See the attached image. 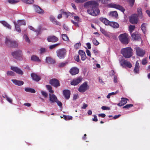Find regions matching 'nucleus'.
Instances as JSON below:
<instances>
[{
  "instance_id": "f257e3e1",
  "label": "nucleus",
  "mask_w": 150,
  "mask_h": 150,
  "mask_svg": "<svg viewBox=\"0 0 150 150\" xmlns=\"http://www.w3.org/2000/svg\"><path fill=\"white\" fill-rule=\"evenodd\" d=\"M99 4L95 0L88 1L85 3L83 6L85 8H88L87 13L90 15L93 16H96L100 13L98 8Z\"/></svg>"
},
{
  "instance_id": "f03ea898",
  "label": "nucleus",
  "mask_w": 150,
  "mask_h": 150,
  "mask_svg": "<svg viewBox=\"0 0 150 150\" xmlns=\"http://www.w3.org/2000/svg\"><path fill=\"white\" fill-rule=\"evenodd\" d=\"M121 53L126 58H129L132 55L133 50L130 47L122 48L121 50Z\"/></svg>"
},
{
  "instance_id": "7ed1b4c3",
  "label": "nucleus",
  "mask_w": 150,
  "mask_h": 150,
  "mask_svg": "<svg viewBox=\"0 0 150 150\" xmlns=\"http://www.w3.org/2000/svg\"><path fill=\"white\" fill-rule=\"evenodd\" d=\"M11 55L14 58L18 60L23 59V53L22 50H18L11 52Z\"/></svg>"
},
{
  "instance_id": "20e7f679",
  "label": "nucleus",
  "mask_w": 150,
  "mask_h": 150,
  "mask_svg": "<svg viewBox=\"0 0 150 150\" xmlns=\"http://www.w3.org/2000/svg\"><path fill=\"white\" fill-rule=\"evenodd\" d=\"M67 50L64 48H62L57 50L56 53L58 57L60 59H64L67 54Z\"/></svg>"
},
{
  "instance_id": "39448f33",
  "label": "nucleus",
  "mask_w": 150,
  "mask_h": 150,
  "mask_svg": "<svg viewBox=\"0 0 150 150\" xmlns=\"http://www.w3.org/2000/svg\"><path fill=\"white\" fill-rule=\"evenodd\" d=\"M5 42L7 45L12 48H17L18 46V43L16 41L9 39L7 38H6Z\"/></svg>"
},
{
  "instance_id": "423d86ee",
  "label": "nucleus",
  "mask_w": 150,
  "mask_h": 150,
  "mask_svg": "<svg viewBox=\"0 0 150 150\" xmlns=\"http://www.w3.org/2000/svg\"><path fill=\"white\" fill-rule=\"evenodd\" d=\"M118 38L122 43L127 44H128V35L127 34H122L119 36Z\"/></svg>"
},
{
  "instance_id": "0eeeda50",
  "label": "nucleus",
  "mask_w": 150,
  "mask_h": 150,
  "mask_svg": "<svg viewBox=\"0 0 150 150\" xmlns=\"http://www.w3.org/2000/svg\"><path fill=\"white\" fill-rule=\"evenodd\" d=\"M89 89V86L87 84V82H85L80 86L78 91L81 93H84Z\"/></svg>"
},
{
  "instance_id": "6e6552de",
  "label": "nucleus",
  "mask_w": 150,
  "mask_h": 150,
  "mask_svg": "<svg viewBox=\"0 0 150 150\" xmlns=\"http://www.w3.org/2000/svg\"><path fill=\"white\" fill-rule=\"evenodd\" d=\"M138 17L137 14H134L132 15L129 18L130 22L133 24H137L138 21Z\"/></svg>"
},
{
  "instance_id": "1a4fd4ad",
  "label": "nucleus",
  "mask_w": 150,
  "mask_h": 150,
  "mask_svg": "<svg viewBox=\"0 0 150 150\" xmlns=\"http://www.w3.org/2000/svg\"><path fill=\"white\" fill-rule=\"evenodd\" d=\"M121 65L123 68L127 67L129 68H131L132 67V65L131 63L125 59H122L120 61Z\"/></svg>"
},
{
  "instance_id": "9d476101",
  "label": "nucleus",
  "mask_w": 150,
  "mask_h": 150,
  "mask_svg": "<svg viewBox=\"0 0 150 150\" xmlns=\"http://www.w3.org/2000/svg\"><path fill=\"white\" fill-rule=\"evenodd\" d=\"M49 83L55 88H57L60 86L59 81L56 79H53L50 80Z\"/></svg>"
},
{
  "instance_id": "9b49d317",
  "label": "nucleus",
  "mask_w": 150,
  "mask_h": 150,
  "mask_svg": "<svg viewBox=\"0 0 150 150\" xmlns=\"http://www.w3.org/2000/svg\"><path fill=\"white\" fill-rule=\"evenodd\" d=\"M82 80V78L81 77L75 78L71 81L70 84L74 86L77 85Z\"/></svg>"
},
{
  "instance_id": "f8f14e48",
  "label": "nucleus",
  "mask_w": 150,
  "mask_h": 150,
  "mask_svg": "<svg viewBox=\"0 0 150 150\" xmlns=\"http://www.w3.org/2000/svg\"><path fill=\"white\" fill-rule=\"evenodd\" d=\"M109 6L110 7L115 8L118 9L123 12H124L125 10V8L119 5H117L114 4H109Z\"/></svg>"
},
{
  "instance_id": "ddd939ff",
  "label": "nucleus",
  "mask_w": 150,
  "mask_h": 150,
  "mask_svg": "<svg viewBox=\"0 0 150 150\" xmlns=\"http://www.w3.org/2000/svg\"><path fill=\"white\" fill-rule=\"evenodd\" d=\"M136 52L138 56L142 57H143L145 53L144 50L139 47L136 48Z\"/></svg>"
},
{
  "instance_id": "4468645a",
  "label": "nucleus",
  "mask_w": 150,
  "mask_h": 150,
  "mask_svg": "<svg viewBox=\"0 0 150 150\" xmlns=\"http://www.w3.org/2000/svg\"><path fill=\"white\" fill-rule=\"evenodd\" d=\"M131 37L133 40H139L141 38L140 35L136 32L132 34Z\"/></svg>"
},
{
  "instance_id": "2eb2a0df",
  "label": "nucleus",
  "mask_w": 150,
  "mask_h": 150,
  "mask_svg": "<svg viewBox=\"0 0 150 150\" xmlns=\"http://www.w3.org/2000/svg\"><path fill=\"white\" fill-rule=\"evenodd\" d=\"M79 72V69L76 67H73L69 70V72L72 75L77 74Z\"/></svg>"
},
{
  "instance_id": "dca6fc26",
  "label": "nucleus",
  "mask_w": 150,
  "mask_h": 150,
  "mask_svg": "<svg viewBox=\"0 0 150 150\" xmlns=\"http://www.w3.org/2000/svg\"><path fill=\"white\" fill-rule=\"evenodd\" d=\"M49 101L51 103H54L56 102L57 98L56 96L54 94H49Z\"/></svg>"
},
{
  "instance_id": "f3484780",
  "label": "nucleus",
  "mask_w": 150,
  "mask_h": 150,
  "mask_svg": "<svg viewBox=\"0 0 150 150\" xmlns=\"http://www.w3.org/2000/svg\"><path fill=\"white\" fill-rule=\"evenodd\" d=\"M63 93L65 98L67 100L69 99L71 94L70 91L69 90H64L63 91Z\"/></svg>"
},
{
  "instance_id": "a211bd4d",
  "label": "nucleus",
  "mask_w": 150,
  "mask_h": 150,
  "mask_svg": "<svg viewBox=\"0 0 150 150\" xmlns=\"http://www.w3.org/2000/svg\"><path fill=\"white\" fill-rule=\"evenodd\" d=\"M58 40V38L54 35L49 36L47 38V40L49 42H56Z\"/></svg>"
},
{
  "instance_id": "6ab92c4d",
  "label": "nucleus",
  "mask_w": 150,
  "mask_h": 150,
  "mask_svg": "<svg viewBox=\"0 0 150 150\" xmlns=\"http://www.w3.org/2000/svg\"><path fill=\"white\" fill-rule=\"evenodd\" d=\"M78 53L81 57V59L83 61L85 60L87 57L84 51L82 50H79Z\"/></svg>"
},
{
  "instance_id": "aec40b11",
  "label": "nucleus",
  "mask_w": 150,
  "mask_h": 150,
  "mask_svg": "<svg viewBox=\"0 0 150 150\" xmlns=\"http://www.w3.org/2000/svg\"><path fill=\"white\" fill-rule=\"evenodd\" d=\"M129 100L126 98H122L120 102L118 103L117 105L119 106H122L125 104L127 103V101Z\"/></svg>"
},
{
  "instance_id": "412c9836",
  "label": "nucleus",
  "mask_w": 150,
  "mask_h": 150,
  "mask_svg": "<svg viewBox=\"0 0 150 150\" xmlns=\"http://www.w3.org/2000/svg\"><path fill=\"white\" fill-rule=\"evenodd\" d=\"M34 9L35 11L38 13L40 14H43L44 13V10L41 9L38 6H35Z\"/></svg>"
},
{
  "instance_id": "4be33fe9",
  "label": "nucleus",
  "mask_w": 150,
  "mask_h": 150,
  "mask_svg": "<svg viewBox=\"0 0 150 150\" xmlns=\"http://www.w3.org/2000/svg\"><path fill=\"white\" fill-rule=\"evenodd\" d=\"M11 69L12 70L19 74L22 75L23 73V71L17 67H11Z\"/></svg>"
},
{
  "instance_id": "5701e85b",
  "label": "nucleus",
  "mask_w": 150,
  "mask_h": 150,
  "mask_svg": "<svg viewBox=\"0 0 150 150\" xmlns=\"http://www.w3.org/2000/svg\"><path fill=\"white\" fill-rule=\"evenodd\" d=\"M31 76L33 79L36 81H38L41 79V78L39 76L35 73H33L31 74Z\"/></svg>"
},
{
  "instance_id": "b1692460",
  "label": "nucleus",
  "mask_w": 150,
  "mask_h": 150,
  "mask_svg": "<svg viewBox=\"0 0 150 150\" xmlns=\"http://www.w3.org/2000/svg\"><path fill=\"white\" fill-rule=\"evenodd\" d=\"M11 80L14 84L18 86H21L24 83L22 81H19L16 79H12Z\"/></svg>"
},
{
  "instance_id": "393cba45",
  "label": "nucleus",
  "mask_w": 150,
  "mask_h": 150,
  "mask_svg": "<svg viewBox=\"0 0 150 150\" xmlns=\"http://www.w3.org/2000/svg\"><path fill=\"white\" fill-rule=\"evenodd\" d=\"M31 60L35 62H41L40 59L39 57L36 55H33L30 58Z\"/></svg>"
},
{
  "instance_id": "a878e982",
  "label": "nucleus",
  "mask_w": 150,
  "mask_h": 150,
  "mask_svg": "<svg viewBox=\"0 0 150 150\" xmlns=\"http://www.w3.org/2000/svg\"><path fill=\"white\" fill-rule=\"evenodd\" d=\"M99 20L105 25H109L110 22L106 18L101 17L99 18Z\"/></svg>"
},
{
  "instance_id": "bb28decb",
  "label": "nucleus",
  "mask_w": 150,
  "mask_h": 150,
  "mask_svg": "<svg viewBox=\"0 0 150 150\" xmlns=\"http://www.w3.org/2000/svg\"><path fill=\"white\" fill-rule=\"evenodd\" d=\"M139 64L138 62V61H137L136 62V63L135 65V67L134 69V72L136 73H139Z\"/></svg>"
},
{
  "instance_id": "cd10ccee",
  "label": "nucleus",
  "mask_w": 150,
  "mask_h": 150,
  "mask_svg": "<svg viewBox=\"0 0 150 150\" xmlns=\"http://www.w3.org/2000/svg\"><path fill=\"white\" fill-rule=\"evenodd\" d=\"M0 22L4 26L6 27L8 29H11V26L6 21H0Z\"/></svg>"
},
{
  "instance_id": "c85d7f7f",
  "label": "nucleus",
  "mask_w": 150,
  "mask_h": 150,
  "mask_svg": "<svg viewBox=\"0 0 150 150\" xmlns=\"http://www.w3.org/2000/svg\"><path fill=\"white\" fill-rule=\"evenodd\" d=\"M46 60V62L48 63L53 64L55 63L54 60L50 57H47Z\"/></svg>"
},
{
  "instance_id": "c756f323",
  "label": "nucleus",
  "mask_w": 150,
  "mask_h": 150,
  "mask_svg": "<svg viewBox=\"0 0 150 150\" xmlns=\"http://www.w3.org/2000/svg\"><path fill=\"white\" fill-rule=\"evenodd\" d=\"M109 25L114 28H118L119 27V25L118 24L114 22H110Z\"/></svg>"
},
{
  "instance_id": "7c9ffc66",
  "label": "nucleus",
  "mask_w": 150,
  "mask_h": 150,
  "mask_svg": "<svg viewBox=\"0 0 150 150\" xmlns=\"http://www.w3.org/2000/svg\"><path fill=\"white\" fill-rule=\"evenodd\" d=\"M14 23L15 27V29L16 31L19 33H21V29L20 26L18 24H17L16 22H14Z\"/></svg>"
},
{
  "instance_id": "2f4dec72",
  "label": "nucleus",
  "mask_w": 150,
  "mask_h": 150,
  "mask_svg": "<svg viewBox=\"0 0 150 150\" xmlns=\"http://www.w3.org/2000/svg\"><path fill=\"white\" fill-rule=\"evenodd\" d=\"M142 9L141 8H139L137 9L138 16L141 18H142Z\"/></svg>"
},
{
  "instance_id": "473e14b6",
  "label": "nucleus",
  "mask_w": 150,
  "mask_h": 150,
  "mask_svg": "<svg viewBox=\"0 0 150 150\" xmlns=\"http://www.w3.org/2000/svg\"><path fill=\"white\" fill-rule=\"evenodd\" d=\"M25 90L27 92H30L32 93H34L35 92V89L30 88H25Z\"/></svg>"
},
{
  "instance_id": "72a5a7b5",
  "label": "nucleus",
  "mask_w": 150,
  "mask_h": 150,
  "mask_svg": "<svg viewBox=\"0 0 150 150\" xmlns=\"http://www.w3.org/2000/svg\"><path fill=\"white\" fill-rule=\"evenodd\" d=\"M146 24L144 23L142 24L141 27V29L144 33H145L146 32Z\"/></svg>"
},
{
  "instance_id": "f704fd0d",
  "label": "nucleus",
  "mask_w": 150,
  "mask_h": 150,
  "mask_svg": "<svg viewBox=\"0 0 150 150\" xmlns=\"http://www.w3.org/2000/svg\"><path fill=\"white\" fill-rule=\"evenodd\" d=\"M17 24H18L19 25H26V23L24 20H18L17 21Z\"/></svg>"
},
{
  "instance_id": "c9c22d12",
  "label": "nucleus",
  "mask_w": 150,
  "mask_h": 150,
  "mask_svg": "<svg viewBox=\"0 0 150 150\" xmlns=\"http://www.w3.org/2000/svg\"><path fill=\"white\" fill-rule=\"evenodd\" d=\"M46 87L49 92L51 93H54V91L52 90V87L51 86L47 85L46 86Z\"/></svg>"
},
{
  "instance_id": "e433bc0d",
  "label": "nucleus",
  "mask_w": 150,
  "mask_h": 150,
  "mask_svg": "<svg viewBox=\"0 0 150 150\" xmlns=\"http://www.w3.org/2000/svg\"><path fill=\"white\" fill-rule=\"evenodd\" d=\"M127 3L131 7H132L135 2V0H127Z\"/></svg>"
},
{
  "instance_id": "4c0bfd02",
  "label": "nucleus",
  "mask_w": 150,
  "mask_h": 150,
  "mask_svg": "<svg viewBox=\"0 0 150 150\" xmlns=\"http://www.w3.org/2000/svg\"><path fill=\"white\" fill-rule=\"evenodd\" d=\"M110 16L116 18L118 16L117 12L116 11H111L110 13Z\"/></svg>"
},
{
  "instance_id": "58836bf2",
  "label": "nucleus",
  "mask_w": 150,
  "mask_h": 150,
  "mask_svg": "<svg viewBox=\"0 0 150 150\" xmlns=\"http://www.w3.org/2000/svg\"><path fill=\"white\" fill-rule=\"evenodd\" d=\"M135 26L134 25H130L129 26V30L131 34H132L133 31L134 30Z\"/></svg>"
},
{
  "instance_id": "ea45409f",
  "label": "nucleus",
  "mask_w": 150,
  "mask_h": 150,
  "mask_svg": "<svg viewBox=\"0 0 150 150\" xmlns=\"http://www.w3.org/2000/svg\"><path fill=\"white\" fill-rule=\"evenodd\" d=\"M62 38L63 40L65 41H68L69 39L67 35L66 34H63L62 35Z\"/></svg>"
},
{
  "instance_id": "a19ab883",
  "label": "nucleus",
  "mask_w": 150,
  "mask_h": 150,
  "mask_svg": "<svg viewBox=\"0 0 150 150\" xmlns=\"http://www.w3.org/2000/svg\"><path fill=\"white\" fill-rule=\"evenodd\" d=\"M63 14L65 15V17L66 18H68L69 16H71L73 15V14L75 15V14L74 13H72L69 12H65V13H64V14Z\"/></svg>"
},
{
  "instance_id": "79ce46f5",
  "label": "nucleus",
  "mask_w": 150,
  "mask_h": 150,
  "mask_svg": "<svg viewBox=\"0 0 150 150\" xmlns=\"http://www.w3.org/2000/svg\"><path fill=\"white\" fill-rule=\"evenodd\" d=\"M63 116L64 117V119L65 120H69L72 119V117L71 116H67L63 115Z\"/></svg>"
},
{
  "instance_id": "37998d69",
  "label": "nucleus",
  "mask_w": 150,
  "mask_h": 150,
  "mask_svg": "<svg viewBox=\"0 0 150 150\" xmlns=\"http://www.w3.org/2000/svg\"><path fill=\"white\" fill-rule=\"evenodd\" d=\"M67 64V62H62L60 63L58 65L59 67H62L65 66Z\"/></svg>"
},
{
  "instance_id": "c03bdc74",
  "label": "nucleus",
  "mask_w": 150,
  "mask_h": 150,
  "mask_svg": "<svg viewBox=\"0 0 150 150\" xmlns=\"http://www.w3.org/2000/svg\"><path fill=\"white\" fill-rule=\"evenodd\" d=\"M60 44L59 43H58V44H56L53 45H50L49 48L50 49L52 50L54 48L56 47H57L58 45H59Z\"/></svg>"
},
{
  "instance_id": "a18cd8bd",
  "label": "nucleus",
  "mask_w": 150,
  "mask_h": 150,
  "mask_svg": "<svg viewBox=\"0 0 150 150\" xmlns=\"http://www.w3.org/2000/svg\"><path fill=\"white\" fill-rule=\"evenodd\" d=\"M19 1L17 0H8V2L11 4H15Z\"/></svg>"
},
{
  "instance_id": "49530a36",
  "label": "nucleus",
  "mask_w": 150,
  "mask_h": 150,
  "mask_svg": "<svg viewBox=\"0 0 150 150\" xmlns=\"http://www.w3.org/2000/svg\"><path fill=\"white\" fill-rule=\"evenodd\" d=\"M7 74L8 76H13L15 75V74L11 71H8L7 72Z\"/></svg>"
},
{
  "instance_id": "de8ad7c7",
  "label": "nucleus",
  "mask_w": 150,
  "mask_h": 150,
  "mask_svg": "<svg viewBox=\"0 0 150 150\" xmlns=\"http://www.w3.org/2000/svg\"><path fill=\"white\" fill-rule=\"evenodd\" d=\"M133 106V105L132 104H127L126 105L123 107V108L129 109Z\"/></svg>"
},
{
  "instance_id": "09e8293b",
  "label": "nucleus",
  "mask_w": 150,
  "mask_h": 150,
  "mask_svg": "<svg viewBox=\"0 0 150 150\" xmlns=\"http://www.w3.org/2000/svg\"><path fill=\"white\" fill-rule=\"evenodd\" d=\"M34 0H25L24 2L27 4H32L34 3Z\"/></svg>"
},
{
  "instance_id": "8fccbe9b",
  "label": "nucleus",
  "mask_w": 150,
  "mask_h": 150,
  "mask_svg": "<svg viewBox=\"0 0 150 150\" xmlns=\"http://www.w3.org/2000/svg\"><path fill=\"white\" fill-rule=\"evenodd\" d=\"M24 38L26 42H27L29 43L30 42V40L27 35L25 34L24 36Z\"/></svg>"
},
{
  "instance_id": "3c124183",
  "label": "nucleus",
  "mask_w": 150,
  "mask_h": 150,
  "mask_svg": "<svg viewBox=\"0 0 150 150\" xmlns=\"http://www.w3.org/2000/svg\"><path fill=\"white\" fill-rule=\"evenodd\" d=\"M40 54H42L45 52L47 50L45 48L41 47L40 49Z\"/></svg>"
},
{
  "instance_id": "603ef678",
  "label": "nucleus",
  "mask_w": 150,
  "mask_h": 150,
  "mask_svg": "<svg viewBox=\"0 0 150 150\" xmlns=\"http://www.w3.org/2000/svg\"><path fill=\"white\" fill-rule=\"evenodd\" d=\"M117 92H112L111 93H109L108 95L107 96V98H110V97L112 95H115L117 94Z\"/></svg>"
},
{
  "instance_id": "864d4df0",
  "label": "nucleus",
  "mask_w": 150,
  "mask_h": 150,
  "mask_svg": "<svg viewBox=\"0 0 150 150\" xmlns=\"http://www.w3.org/2000/svg\"><path fill=\"white\" fill-rule=\"evenodd\" d=\"M92 42L93 44L95 45H98L99 44V42L95 38L93 39Z\"/></svg>"
},
{
  "instance_id": "5fc2aeb1",
  "label": "nucleus",
  "mask_w": 150,
  "mask_h": 150,
  "mask_svg": "<svg viewBox=\"0 0 150 150\" xmlns=\"http://www.w3.org/2000/svg\"><path fill=\"white\" fill-rule=\"evenodd\" d=\"M41 93L42 95L45 98H47L48 96V94L45 91H41Z\"/></svg>"
},
{
  "instance_id": "6e6d98bb",
  "label": "nucleus",
  "mask_w": 150,
  "mask_h": 150,
  "mask_svg": "<svg viewBox=\"0 0 150 150\" xmlns=\"http://www.w3.org/2000/svg\"><path fill=\"white\" fill-rule=\"evenodd\" d=\"M52 22L54 24L57 25H61L60 23L59 22H58L56 19L54 20Z\"/></svg>"
},
{
  "instance_id": "4d7b16f0",
  "label": "nucleus",
  "mask_w": 150,
  "mask_h": 150,
  "mask_svg": "<svg viewBox=\"0 0 150 150\" xmlns=\"http://www.w3.org/2000/svg\"><path fill=\"white\" fill-rule=\"evenodd\" d=\"M81 45V43L80 42H79L76 44L74 46V47L76 49H78L80 47Z\"/></svg>"
},
{
  "instance_id": "13d9d810",
  "label": "nucleus",
  "mask_w": 150,
  "mask_h": 150,
  "mask_svg": "<svg viewBox=\"0 0 150 150\" xmlns=\"http://www.w3.org/2000/svg\"><path fill=\"white\" fill-rule=\"evenodd\" d=\"M75 60L77 62H79L80 60L79 59V55H76L74 57Z\"/></svg>"
},
{
  "instance_id": "bf43d9fd",
  "label": "nucleus",
  "mask_w": 150,
  "mask_h": 150,
  "mask_svg": "<svg viewBox=\"0 0 150 150\" xmlns=\"http://www.w3.org/2000/svg\"><path fill=\"white\" fill-rule=\"evenodd\" d=\"M5 96L6 97V98L7 100L9 102V103H11L12 102V100L11 99L9 98L6 94L5 95Z\"/></svg>"
},
{
  "instance_id": "052dcab7",
  "label": "nucleus",
  "mask_w": 150,
  "mask_h": 150,
  "mask_svg": "<svg viewBox=\"0 0 150 150\" xmlns=\"http://www.w3.org/2000/svg\"><path fill=\"white\" fill-rule=\"evenodd\" d=\"M101 109L103 110H109L110 108L109 107L103 106L101 107Z\"/></svg>"
},
{
  "instance_id": "680f3d73",
  "label": "nucleus",
  "mask_w": 150,
  "mask_h": 150,
  "mask_svg": "<svg viewBox=\"0 0 150 150\" xmlns=\"http://www.w3.org/2000/svg\"><path fill=\"white\" fill-rule=\"evenodd\" d=\"M71 22L76 26L79 27V25L78 23L79 22L77 21V22H75L73 20L71 21Z\"/></svg>"
},
{
  "instance_id": "e2e57ef3",
  "label": "nucleus",
  "mask_w": 150,
  "mask_h": 150,
  "mask_svg": "<svg viewBox=\"0 0 150 150\" xmlns=\"http://www.w3.org/2000/svg\"><path fill=\"white\" fill-rule=\"evenodd\" d=\"M86 52L88 56L90 57H91V53L90 51H89V50L88 49H87L86 51Z\"/></svg>"
},
{
  "instance_id": "0e129e2a",
  "label": "nucleus",
  "mask_w": 150,
  "mask_h": 150,
  "mask_svg": "<svg viewBox=\"0 0 150 150\" xmlns=\"http://www.w3.org/2000/svg\"><path fill=\"white\" fill-rule=\"evenodd\" d=\"M147 63V61L146 59H143L142 62V63L143 65H145Z\"/></svg>"
},
{
  "instance_id": "69168bd1",
  "label": "nucleus",
  "mask_w": 150,
  "mask_h": 150,
  "mask_svg": "<svg viewBox=\"0 0 150 150\" xmlns=\"http://www.w3.org/2000/svg\"><path fill=\"white\" fill-rule=\"evenodd\" d=\"M74 18L75 21L78 22H79V17L78 16H74Z\"/></svg>"
},
{
  "instance_id": "338daca9",
  "label": "nucleus",
  "mask_w": 150,
  "mask_h": 150,
  "mask_svg": "<svg viewBox=\"0 0 150 150\" xmlns=\"http://www.w3.org/2000/svg\"><path fill=\"white\" fill-rule=\"evenodd\" d=\"M55 102L57 103V105L59 106L60 107H61L62 105V103L59 101L58 99H57V100L56 101V102Z\"/></svg>"
},
{
  "instance_id": "774afa93",
  "label": "nucleus",
  "mask_w": 150,
  "mask_h": 150,
  "mask_svg": "<svg viewBox=\"0 0 150 150\" xmlns=\"http://www.w3.org/2000/svg\"><path fill=\"white\" fill-rule=\"evenodd\" d=\"M98 115L99 117H101L103 118L105 117L106 116L105 115L104 113L99 114Z\"/></svg>"
}]
</instances>
